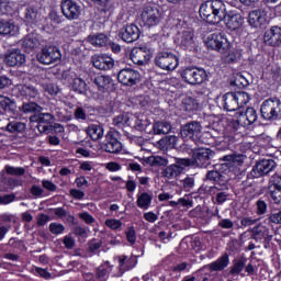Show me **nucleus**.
Masks as SVG:
<instances>
[{"label":"nucleus","instance_id":"obj_1","mask_svg":"<svg viewBox=\"0 0 281 281\" xmlns=\"http://www.w3.org/2000/svg\"><path fill=\"white\" fill-rule=\"evenodd\" d=\"M200 16L206 23L216 25L221 21H225L228 30H238L243 25V16L240 14L231 13L227 15L225 3L221 0H209L200 5Z\"/></svg>","mask_w":281,"mask_h":281},{"label":"nucleus","instance_id":"obj_2","mask_svg":"<svg viewBox=\"0 0 281 281\" xmlns=\"http://www.w3.org/2000/svg\"><path fill=\"white\" fill-rule=\"evenodd\" d=\"M261 117L268 122H276L281 117V101L280 99H267L261 103Z\"/></svg>","mask_w":281,"mask_h":281},{"label":"nucleus","instance_id":"obj_3","mask_svg":"<svg viewBox=\"0 0 281 281\" xmlns=\"http://www.w3.org/2000/svg\"><path fill=\"white\" fill-rule=\"evenodd\" d=\"M155 65L164 71H175L179 67V58L170 52H159L155 57Z\"/></svg>","mask_w":281,"mask_h":281},{"label":"nucleus","instance_id":"obj_4","mask_svg":"<svg viewBox=\"0 0 281 281\" xmlns=\"http://www.w3.org/2000/svg\"><path fill=\"white\" fill-rule=\"evenodd\" d=\"M181 78L187 85L195 87V85H203L207 80V72L202 68L188 67L182 70Z\"/></svg>","mask_w":281,"mask_h":281},{"label":"nucleus","instance_id":"obj_5","mask_svg":"<svg viewBox=\"0 0 281 281\" xmlns=\"http://www.w3.org/2000/svg\"><path fill=\"white\" fill-rule=\"evenodd\" d=\"M117 80L125 87H135L139 85L142 75L133 68H123L117 74Z\"/></svg>","mask_w":281,"mask_h":281},{"label":"nucleus","instance_id":"obj_6","mask_svg":"<svg viewBox=\"0 0 281 281\" xmlns=\"http://www.w3.org/2000/svg\"><path fill=\"white\" fill-rule=\"evenodd\" d=\"M206 46L209 49H214L215 52H220V54H225V52L229 49V41L224 34L213 33L209 36Z\"/></svg>","mask_w":281,"mask_h":281},{"label":"nucleus","instance_id":"obj_7","mask_svg":"<svg viewBox=\"0 0 281 281\" xmlns=\"http://www.w3.org/2000/svg\"><path fill=\"white\" fill-rule=\"evenodd\" d=\"M140 19L144 25L153 27L154 25H158L159 21H161V13L157 7L148 5L144 8Z\"/></svg>","mask_w":281,"mask_h":281},{"label":"nucleus","instance_id":"obj_8","mask_svg":"<svg viewBox=\"0 0 281 281\" xmlns=\"http://www.w3.org/2000/svg\"><path fill=\"white\" fill-rule=\"evenodd\" d=\"M60 58H63V55L56 46H45L38 56V60L42 63V65H52L54 63H58Z\"/></svg>","mask_w":281,"mask_h":281},{"label":"nucleus","instance_id":"obj_9","mask_svg":"<svg viewBox=\"0 0 281 281\" xmlns=\"http://www.w3.org/2000/svg\"><path fill=\"white\" fill-rule=\"evenodd\" d=\"M117 137H120V134L117 132H108L105 135V144H103L102 149L105 153H122V143L117 139Z\"/></svg>","mask_w":281,"mask_h":281},{"label":"nucleus","instance_id":"obj_10","mask_svg":"<svg viewBox=\"0 0 281 281\" xmlns=\"http://www.w3.org/2000/svg\"><path fill=\"white\" fill-rule=\"evenodd\" d=\"M61 12L68 21H76L80 19L82 8H80L78 3L74 2V0H64L61 2Z\"/></svg>","mask_w":281,"mask_h":281},{"label":"nucleus","instance_id":"obj_11","mask_svg":"<svg viewBox=\"0 0 281 281\" xmlns=\"http://www.w3.org/2000/svg\"><path fill=\"white\" fill-rule=\"evenodd\" d=\"M213 157H214V150L210 148H203V147L199 149H194L192 154L194 164H196L200 168H207Z\"/></svg>","mask_w":281,"mask_h":281},{"label":"nucleus","instance_id":"obj_12","mask_svg":"<svg viewBox=\"0 0 281 281\" xmlns=\"http://www.w3.org/2000/svg\"><path fill=\"white\" fill-rule=\"evenodd\" d=\"M202 131H203V126H201V123L196 121H192L182 126L181 136L184 139H193V142H196V139L201 137Z\"/></svg>","mask_w":281,"mask_h":281},{"label":"nucleus","instance_id":"obj_13","mask_svg":"<svg viewBox=\"0 0 281 281\" xmlns=\"http://www.w3.org/2000/svg\"><path fill=\"white\" fill-rule=\"evenodd\" d=\"M278 164L274 162L273 159H263L260 160L254 168L252 175L254 177H265V175H269L272 170H276Z\"/></svg>","mask_w":281,"mask_h":281},{"label":"nucleus","instance_id":"obj_14","mask_svg":"<svg viewBox=\"0 0 281 281\" xmlns=\"http://www.w3.org/2000/svg\"><path fill=\"white\" fill-rule=\"evenodd\" d=\"M263 43L270 47H280L281 45V27L272 26L265 32Z\"/></svg>","mask_w":281,"mask_h":281},{"label":"nucleus","instance_id":"obj_15","mask_svg":"<svg viewBox=\"0 0 281 281\" xmlns=\"http://www.w3.org/2000/svg\"><path fill=\"white\" fill-rule=\"evenodd\" d=\"M255 122H258V112L254 108H247L237 115V123L240 126H251Z\"/></svg>","mask_w":281,"mask_h":281},{"label":"nucleus","instance_id":"obj_16","mask_svg":"<svg viewBox=\"0 0 281 281\" xmlns=\"http://www.w3.org/2000/svg\"><path fill=\"white\" fill-rule=\"evenodd\" d=\"M120 36L125 43H135L139 38V27L135 24H128L121 29Z\"/></svg>","mask_w":281,"mask_h":281},{"label":"nucleus","instance_id":"obj_17","mask_svg":"<svg viewBox=\"0 0 281 281\" xmlns=\"http://www.w3.org/2000/svg\"><path fill=\"white\" fill-rule=\"evenodd\" d=\"M248 23L251 27H262L267 24V12L265 10H254L248 15Z\"/></svg>","mask_w":281,"mask_h":281},{"label":"nucleus","instance_id":"obj_18","mask_svg":"<svg viewBox=\"0 0 281 281\" xmlns=\"http://www.w3.org/2000/svg\"><path fill=\"white\" fill-rule=\"evenodd\" d=\"M92 65L95 69H100L101 71H109V69H113L115 63L113 58L106 55L94 56L92 58Z\"/></svg>","mask_w":281,"mask_h":281},{"label":"nucleus","instance_id":"obj_19","mask_svg":"<svg viewBox=\"0 0 281 281\" xmlns=\"http://www.w3.org/2000/svg\"><path fill=\"white\" fill-rule=\"evenodd\" d=\"M4 61L9 67H16L25 63V55L20 49H13L5 54Z\"/></svg>","mask_w":281,"mask_h":281},{"label":"nucleus","instance_id":"obj_20","mask_svg":"<svg viewBox=\"0 0 281 281\" xmlns=\"http://www.w3.org/2000/svg\"><path fill=\"white\" fill-rule=\"evenodd\" d=\"M180 47L183 49H194L196 47V42L194 41V34L192 31H183L178 37Z\"/></svg>","mask_w":281,"mask_h":281},{"label":"nucleus","instance_id":"obj_21","mask_svg":"<svg viewBox=\"0 0 281 281\" xmlns=\"http://www.w3.org/2000/svg\"><path fill=\"white\" fill-rule=\"evenodd\" d=\"M93 85H95L97 89L101 91V93H104L105 91H109L111 87H113V79L106 75H98L93 79Z\"/></svg>","mask_w":281,"mask_h":281},{"label":"nucleus","instance_id":"obj_22","mask_svg":"<svg viewBox=\"0 0 281 281\" xmlns=\"http://www.w3.org/2000/svg\"><path fill=\"white\" fill-rule=\"evenodd\" d=\"M21 45L26 50L36 49V47L41 46V36L36 33H31L22 38Z\"/></svg>","mask_w":281,"mask_h":281},{"label":"nucleus","instance_id":"obj_23","mask_svg":"<svg viewBox=\"0 0 281 281\" xmlns=\"http://www.w3.org/2000/svg\"><path fill=\"white\" fill-rule=\"evenodd\" d=\"M136 199V205L140 210H148L153 205V192H139Z\"/></svg>","mask_w":281,"mask_h":281},{"label":"nucleus","instance_id":"obj_24","mask_svg":"<svg viewBox=\"0 0 281 281\" xmlns=\"http://www.w3.org/2000/svg\"><path fill=\"white\" fill-rule=\"evenodd\" d=\"M226 267H229V255L227 254L206 266L210 271H223V269H226Z\"/></svg>","mask_w":281,"mask_h":281},{"label":"nucleus","instance_id":"obj_25","mask_svg":"<svg viewBox=\"0 0 281 281\" xmlns=\"http://www.w3.org/2000/svg\"><path fill=\"white\" fill-rule=\"evenodd\" d=\"M87 134L93 142H98L104 137V128L100 124H91L87 128Z\"/></svg>","mask_w":281,"mask_h":281},{"label":"nucleus","instance_id":"obj_26","mask_svg":"<svg viewBox=\"0 0 281 281\" xmlns=\"http://www.w3.org/2000/svg\"><path fill=\"white\" fill-rule=\"evenodd\" d=\"M224 100V109L226 111H238V103L236 101L235 92H227L223 97Z\"/></svg>","mask_w":281,"mask_h":281},{"label":"nucleus","instance_id":"obj_27","mask_svg":"<svg viewBox=\"0 0 281 281\" xmlns=\"http://www.w3.org/2000/svg\"><path fill=\"white\" fill-rule=\"evenodd\" d=\"M88 43H90V45H93L94 47H106V45L109 44V37H106V35L102 33L90 35L88 37Z\"/></svg>","mask_w":281,"mask_h":281},{"label":"nucleus","instance_id":"obj_28","mask_svg":"<svg viewBox=\"0 0 281 281\" xmlns=\"http://www.w3.org/2000/svg\"><path fill=\"white\" fill-rule=\"evenodd\" d=\"M25 128H27V125L21 121H9L5 126L7 133H24Z\"/></svg>","mask_w":281,"mask_h":281},{"label":"nucleus","instance_id":"obj_29","mask_svg":"<svg viewBox=\"0 0 281 281\" xmlns=\"http://www.w3.org/2000/svg\"><path fill=\"white\" fill-rule=\"evenodd\" d=\"M181 172H183V167L173 164L164 169L162 177H166L167 179H177Z\"/></svg>","mask_w":281,"mask_h":281},{"label":"nucleus","instance_id":"obj_30","mask_svg":"<svg viewBox=\"0 0 281 281\" xmlns=\"http://www.w3.org/2000/svg\"><path fill=\"white\" fill-rule=\"evenodd\" d=\"M206 179L209 181H214L217 183V186H222L223 188H227V180L225 179V176H223L217 170H211L206 173Z\"/></svg>","mask_w":281,"mask_h":281},{"label":"nucleus","instance_id":"obj_31","mask_svg":"<svg viewBox=\"0 0 281 281\" xmlns=\"http://www.w3.org/2000/svg\"><path fill=\"white\" fill-rule=\"evenodd\" d=\"M153 131L155 135H168L172 131V125L168 122H156L153 125Z\"/></svg>","mask_w":281,"mask_h":281},{"label":"nucleus","instance_id":"obj_32","mask_svg":"<svg viewBox=\"0 0 281 281\" xmlns=\"http://www.w3.org/2000/svg\"><path fill=\"white\" fill-rule=\"evenodd\" d=\"M26 23H38L41 21V13L34 7H27L25 11Z\"/></svg>","mask_w":281,"mask_h":281},{"label":"nucleus","instance_id":"obj_33","mask_svg":"<svg viewBox=\"0 0 281 281\" xmlns=\"http://www.w3.org/2000/svg\"><path fill=\"white\" fill-rule=\"evenodd\" d=\"M54 120L52 113H40L31 116V122H37V124H53Z\"/></svg>","mask_w":281,"mask_h":281},{"label":"nucleus","instance_id":"obj_34","mask_svg":"<svg viewBox=\"0 0 281 281\" xmlns=\"http://www.w3.org/2000/svg\"><path fill=\"white\" fill-rule=\"evenodd\" d=\"M182 106L186 111H198L199 110V101L192 98L191 95H186L182 99Z\"/></svg>","mask_w":281,"mask_h":281},{"label":"nucleus","instance_id":"obj_35","mask_svg":"<svg viewBox=\"0 0 281 281\" xmlns=\"http://www.w3.org/2000/svg\"><path fill=\"white\" fill-rule=\"evenodd\" d=\"M14 23L8 20H0V36H10L14 32Z\"/></svg>","mask_w":281,"mask_h":281},{"label":"nucleus","instance_id":"obj_36","mask_svg":"<svg viewBox=\"0 0 281 281\" xmlns=\"http://www.w3.org/2000/svg\"><path fill=\"white\" fill-rule=\"evenodd\" d=\"M130 58L134 63V65H144V63L147 60L146 55H143L142 50H139L138 48L132 49Z\"/></svg>","mask_w":281,"mask_h":281},{"label":"nucleus","instance_id":"obj_37","mask_svg":"<svg viewBox=\"0 0 281 281\" xmlns=\"http://www.w3.org/2000/svg\"><path fill=\"white\" fill-rule=\"evenodd\" d=\"M72 91L80 93L81 95L87 93V82L82 78H75L72 81Z\"/></svg>","mask_w":281,"mask_h":281},{"label":"nucleus","instance_id":"obj_38","mask_svg":"<svg viewBox=\"0 0 281 281\" xmlns=\"http://www.w3.org/2000/svg\"><path fill=\"white\" fill-rule=\"evenodd\" d=\"M20 93L22 95H25V98L34 99L38 98V89H36L34 86H27L24 85L20 88Z\"/></svg>","mask_w":281,"mask_h":281},{"label":"nucleus","instance_id":"obj_39","mask_svg":"<svg viewBox=\"0 0 281 281\" xmlns=\"http://www.w3.org/2000/svg\"><path fill=\"white\" fill-rule=\"evenodd\" d=\"M222 161H226V164H233V166H240L245 161V156L231 154L223 156Z\"/></svg>","mask_w":281,"mask_h":281},{"label":"nucleus","instance_id":"obj_40","mask_svg":"<svg viewBox=\"0 0 281 281\" xmlns=\"http://www.w3.org/2000/svg\"><path fill=\"white\" fill-rule=\"evenodd\" d=\"M235 98L238 109H241V106H245V104H247L251 100V95H249V93L245 91L235 92Z\"/></svg>","mask_w":281,"mask_h":281},{"label":"nucleus","instance_id":"obj_41","mask_svg":"<svg viewBox=\"0 0 281 281\" xmlns=\"http://www.w3.org/2000/svg\"><path fill=\"white\" fill-rule=\"evenodd\" d=\"M21 111H23L25 114L41 113V111H43V108L35 102H29L22 104Z\"/></svg>","mask_w":281,"mask_h":281},{"label":"nucleus","instance_id":"obj_42","mask_svg":"<svg viewBox=\"0 0 281 281\" xmlns=\"http://www.w3.org/2000/svg\"><path fill=\"white\" fill-rule=\"evenodd\" d=\"M268 196L276 205L281 203V190L273 187H268Z\"/></svg>","mask_w":281,"mask_h":281},{"label":"nucleus","instance_id":"obj_43","mask_svg":"<svg viewBox=\"0 0 281 281\" xmlns=\"http://www.w3.org/2000/svg\"><path fill=\"white\" fill-rule=\"evenodd\" d=\"M148 166H168V159L161 156H149L146 158Z\"/></svg>","mask_w":281,"mask_h":281},{"label":"nucleus","instance_id":"obj_44","mask_svg":"<svg viewBox=\"0 0 281 281\" xmlns=\"http://www.w3.org/2000/svg\"><path fill=\"white\" fill-rule=\"evenodd\" d=\"M4 170L7 175H11L12 177H23L25 175V168L23 167L5 166Z\"/></svg>","mask_w":281,"mask_h":281},{"label":"nucleus","instance_id":"obj_45","mask_svg":"<svg viewBox=\"0 0 281 281\" xmlns=\"http://www.w3.org/2000/svg\"><path fill=\"white\" fill-rule=\"evenodd\" d=\"M0 109L2 111H13L14 103L12 102V100L10 98L0 95Z\"/></svg>","mask_w":281,"mask_h":281},{"label":"nucleus","instance_id":"obj_46","mask_svg":"<svg viewBox=\"0 0 281 281\" xmlns=\"http://www.w3.org/2000/svg\"><path fill=\"white\" fill-rule=\"evenodd\" d=\"M223 54V60L224 63H235L237 55H236V50L232 49V44H228V49Z\"/></svg>","mask_w":281,"mask_h":281},{"label":"nucleus","instance_id":"obj_47","mask_svg":"<svg viewBox=\"0 0 281 281\" xmlns=\"http://www.w3.org/2000/svg\"><path fill=\"white\" fill-rule=\"evenodd\" d=\"M114 126H124V124H127L128 126L133 125V122H131V119L125 114H120L119 116L113 119Z\"/></svg>","mask_w":281,"mask_h":281},{"label":"nucleus","instance_id":"obj_48","mask_svg":"<svg viewBox=\"0 0 281 281\" xmlns=\"http://www.w3.org/2000/svg\"><path fill=\"white\" fill-rule=\"evenodd\" d=\"M12 5H14V3L1 0L0 1V15L12 14V12H13Z\"/></svg>","mask_w":281,"mask_h":281},{"label":"nucleus","instance_id":"obj_49","mask_svg":"<svg viewBox=\"0 0 281 281\" xmlns=\"http://www.w3.org/2000/svg\"><path fill=\"white\" fill-rule=\"evenodd\" d=\"M49 232L55 236H60V234H65V225L58 224L56 222L49 224Z\"/></svg>","mask_w":281,"mask_h":281},{"label":"nucleus","instance_id":"obj_50","mask_svg":"<svg viewBox=\"0 0 281 281\" xmlns=\"http://www.w3.org/2000/svg\"><path fill=\"white\" fill-rule=\"evenodd\" d=\"M42 88L45 91V93H48V95H58L59 89L54 83H42Z\"/></svg>","mask_w":281,"mask_h":281},{"label":"nucleus","instance_id":"obj_51","mask_svg":"<svg viewBox=\"0 0 281 281\" xmlns=\"http://www.w3.org/2000/svg\"><path fill=\"white\" fill-rule=\"evenodd\" d=\"M169 205L171 207H177V205H182V207H192V200L179 199L178 201H170Z\"/></svg>","mask_w":281,"mask_h":281},{"label":"nucleus","instance_id":"obj_52","mask_svg":"<svg viewBox=\"0 0 281 281\" xmlns=\"http://www.w3.org/2000/svg\"><path fill=\"white\" fill-rule=\"evenodd\" d=\"M105 225L109 227V229H121L122 228V221L115 220V218H109L105 221Z\"/></svg>","mask_w":281,"mask_h":281},{"label":"nucleus","instance_id":"obj_53","mask_svg":"<svg viewBox=\"0 0 281 281\" xmlns=\"http://www.w3.org/2000/svg\"><path fill=\"white\" fill-rule=\"evenodd\" d=\"M258 223V218L249 217V216H243L240 217V225L241 227H251V225H256Z\"/></svg>","mask_w":281,"mask_h":281},{"label":"nucleus","instance_id":"obj_54","mask_svg":"<svg viewBox=\"0 0 281 281\" xmlns=\"http://www.w3.org/2000/svg\"><path fill=\"white\" fill-rule=\"evenodd\" d=\"M268 188H274L277 190H281V177L279 175L272 176L270 178Z\"/></svg>","mask_w":281,"mask_h":281},{"label":"nucleus","instance_id":"obj_55","mask_svg":"<svg viewBox=\"0 0 281 281\" xmlns=\"http://www.w3.org/2000/svg\"><path fill=\"white\" fill-rule=\"evenodd\" d=\"M243 269H245V261L239 260L233 266L231 273L233 276H238V273H240Z\"/></svg>","mask_w":281,"mask_h":281},{"label":"nucleus","instance_id":"obj_56","mask_svg":"<svg viewBox=\"0 0 281 281\" xmlns=\"http://www.w3.org/2000/svg\"><path fill=\"white\" fill-rule=\"evenodd\" d=\"M256 207H257V214L258 216H262L267 212V202L262 200H258L256 202Z\"/></svg>","mask_w":281,"mask_h":281},{"label":"nucleus","instance_id":"obj_57","mask_svg":"<svg viewBox=\"0 0 281 281\" xmlns=\"http://www.w3.org/2000/svg\"><path fill=\"white\" fill-rule=\"evenodd\" d=\"M31 194L33 196H35V199H41V196H43V194L45 193V190L36 184H34L31 190H30Z\"/></svg>","mask_w":281,"mask_h":281},{"label":"nucleus","instance_id":"obj_58","mask_svg":"<svg viewBox=\"0 0 281 281\" xmlns=\"http://www.w3.org/2000/svg\"><path fill=\"white\" fill-rule=\"evenodd\" d=\"M126 239L131 245H135V240H137V236L135 235V228L130 227L126 232Z\"/></svg>","mask_w":281,"mask_h":281},{"label":"nucleus","instance_id":"obj_59","mask_svg":"<svg viewBox=\"0 0 281 281\" xmlns=\"http://www.w3.org/2000/svg\"><path fill=\"white\" fill-rule=\"evenodd\" d=\"M63 244L65 245L66 249H74V247H76V239H74V237L70 235H66Z\"/></svg>","mask_w":281,"mask_h":281},{"label":"nucleus","instance_id":"obj_60","mask_svg":"<svg viewBox=\"0 0 281 281\" xmlns=\"http://www.w3.org/2000/svg\"><path fill=\"white\" fill-rule=\"evenodd\" d=\"M14 199H16L14 194L0 195V205H10Z\"/></svg>","mask_w":281,"mask_h":281},{"label":"nucleus","instance_id":"obj_61","mask_svg":"<svg viewBox=\"0 0 281 281\" xmlns=\"http://www.w3.org/2000/svg\"><path fill=\"white\" fill-rule=\"evenodd\" d=\"M227 199H229V193H227V191H222L216 194L215 201L218 205H223Z\"/></svg>","mask_w":281,"mask_h":281},{"label":"nucleus","instance_id":"obj_62","mask_svg":"<svg viewBox=\"0 0 281 281\" xmlns=\"http://www.w3.org/2000/svg\"><path fill=\"white\" fill-rule=\"evenodd\" d=\"M42 186L44 190H48V192H56L58 188L54 182L49 180H42Z\"/></svg>","mask_w":281,"mask_h":281},{"label":"nucleus","instance_id":"obj_63","mask_svg":"<svg viewBox=\"0 0 281 281\" xmlns=\"http://www.w3.org/2000/svg\"><path fill=\"white\" fill-rule=\"evenodd\" d=\"M70 196H72V199H76L77 201H82V199H85V193L83 191H80L78 189H71Z\"/></svg>","mask_w":281,"mask_h":281},{"label":"nucleus","instance_id":"obj_64","mask_svg":"<svg viewBox=\"0 0 281 281\" xmlns=\"http://www.w3.org/2000/svg\"><path fill=\"white\" fill-rule=\"evenodd\" d=\"M75 120H87V113L85 112V109L82 108H77L75 110Z\"/></svg>","mask_w":281,"mask_h":281}]
</instances>
